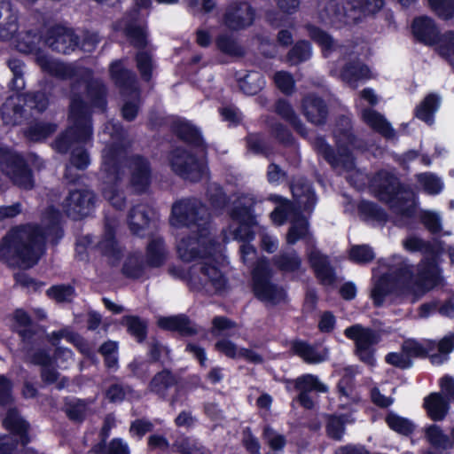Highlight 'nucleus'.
<instances>
[{
	"instance_id": "obj_4",
	"label": "nucleus",
	"mask_w": 454,
	"mask_h": 454,
	"mask_svg": "<svg viewBox=\"0 0 454 454\" xmlns=\"http://www.w3.org/2000/svg\"><path fill=\"white\" fill-rule=\"evenodd\" d=\"M75 83L72 84L69 105L68 120L70 125L52 143L53 149L63 154L89 142L93 133L90 108L82 100V97L74 92Z\"/></svg>"
},
{
	"instance_id": "obj_12",
	"label": "nucleus",
	"mask_w": 454,
	"mask_h": 454,
	"mask_svg": "<svg viewBox=\"0 0 454 454\" xmlns=\"http://www.w3.org/2000/svg\"><path fill=\"white\" fill-rule=\"evenodd\" d=\"M0 169L19 187L25 190L34 187L32 172L24 159L6 147H0Z\"/></svg>"
},
{
	"instance_id": "obj_14",
	"label": "nucleus",
	"mask_w": 454,
	"mask_h": 454,
	"mask_svg": "<svg viewBox=\"0 0 454 454\" xmlns=\"http://www.w3.org/2000/svg\"><path fill=\"white\" fill-rule=\"evenodd\" d=\"M347 338L355 341L356 354L364 364L372 366L375 363L373 346L380 342V334L362 325H354L345 329Z\"/></svg>"
},
{
	"instance_id": "obj_2",
	"label": "nucleus",
	"mask_w": 454,
	"mask_h": 454,
	"mask_svg": "<svg viewBox=\"0 0 454 454\" xmlns=\"http://www.w3.org/2000/svg\"><path fill=\"white\" fill-rule=\"evenodd\" d=\"M59 215V210L50 207L43 216V228L27 223L12 229L0 242V261L23 269L35 265L44 253L46 236H52L55 243L62 237Z\"/></svg>"
},
{
	"instance_id": "obj_33",
	"label": "nucleus",
	"mask_w": 454,
	"mask_h": 454,
	"mask_svg": "<svg viewBox=\"0 0 454 454\" xmlns=\"http://www.w3.org/2000/svg\"><path fill=\"white\" fill-rule=\"evenodd\" d=\"M361 117L369 127L386 138H393L395 137V130L390 123L377 111L368 107L364 108L361 111Z\"/></svg>"
},
{
	"instance_id": "obj_15",
	"label": "nucleus",
	"mask_w": 454,
	"mask_h": 454,
	"mask_svg": "<svg viewBox=\"0 0 454 454\" xmlns=\"http://www.w3.org/2000/svg\"><path fill=\"white\" fill-rule=\"evenodd\" d=\"M95 194L88 189L70 191L63 201V208L67 215L74 219H82L90 214L95 207Z\"/></svg>"
},
{
	"instance_id": "obj_55",
	"label": "nucleus",
	"mask_w": 454,
	"mask_h": 454,
	"mask_svg": "<svg viewBox=\"0 0 454 454\" xmlns=\"http://www.w3.org/2000/svg\"><path fill=\"white\" fill-rule=\"evenodd\" d=\"M292 225L286 234V241L290 245L295 244L298 240L304 239L309 234L308 221L302 217L298 216L291 220Z\"/></svg>"
},
{
	"instance_id": "obj_44",
	"label": "nucleus",
	"mask_w": 454,
	"mask_h": 454,
	"mask_svg": "<svg viewBox=\"0 0 454 454\" xmlns=\"http://www.w3.org/2000/svg\"><path fill=\"white\" fill-rule=\"evenodd\" d=\"M71 166H67L66 168L65 178L69 183H74L76 176L74 175L73 168L80 170L85 169L90 164V157L87 151L82 146H77L73 149L70 158Z\"/></svg>"
},
{
	"instance_id": "obj_52",
	"label": "nucleus",
	"mask_w": 454,
	"mask_h": 454,
	"mask_svg": "<svg viewBox=\"0 0 454 454\" xmlns=\"http://www.w3.org/2000/svg\"><path fill=\"white\" fill-rule=\"evenodd\" d=\"M439 106V98L436 95L429 94L427 96L420 105L416 108V116L431 124L434 121V114Z\"/></svg>"
},
{
	"instance_id": "obj_61",
	"label": "nucleus",
	"mask_w": 454,
	"mask_h": 454,
	"mask_svg": "<svg viewBox=\"0 0 454 454\" xmlns=\"http://www.w3.org/2000/svg\"><path fill=\"white\" fill-rule=\"evenodd\" d=\"M311 56V47L309 42H298L288 52L287 61L292 65H297L308 60Z\"/></svg>"
},
{
	"instance_id": "obj_47",
	"label": "nucleus",
	"mask_w": 454,
	"mask_h": 454,
	"mask_svg": "<svg viewBox=\"0 0 454 454\" xmlns=\"http://www.w3.org/2000/svg\"><path fill=\"white\" fill-rule=\"evenodd\" d=\"M114 220L106 219L105 223V234L102 240L98 242V247L106 255L117 256L119 250L114 239Z\"/></svg>"
},
{
	"instance_id": "obj_46",
	"label": "nucleus",
	"mask_w": 454,
	"mask_h": 454,
	"mask_svg": "<svg viewBox=\"0 0 454 454\" xmlns=\"http://www.w3.org/2000/svg\"><path fill=\"white\" fill-rule=\"evenodd\" d=\"M172 449L179 454H211L200 442L188 436L177 438L172 444Z\"/></svg>"
},
{
	"instance_id": "obj_25",
	"label": "nucleus",
	"mask_w": 454,
	"mask_h": 454,
	"mask_svg": "<svg viewBox=\"0 0 454 454\" xmlns=\"http://www.w3.org/2000/svg\"><path fill=\"white\" fill-rule=\"evenodd\" d=\"M256 203L254 197L251 194H241L234 201L233 207L230 213L232 220L239 223L255 224L254 207Z\"/></svg>"
},
{
	"instance_id": "obj_42",
	"label": "nucleus",
	"mask_w": 454,
	"mask_h": 454,
	"mask_svg": "<svg viewBox=\"0 0 454 454\" xmlns=\"http://www.w3.org/2000/svg\"><path fill=\"white\" fill-rule=\"evenodd\" d=\"M434 348V340H425L419 342L414 339H408L403 342L401 349L411 359L412 357H426Z\"/></svg>"
},
{
	"instance_id": "obj_60",
	"label": "nucleus",
	"mask_w": 454,
	"mask_h": 454,
	"mask_svg": "<svg viewBox=\"0 0 454 454\" xmlns=\"http://www.w3.org/2000/svg\"><path fill=\"white\" fill-rule=\"evenodd\" d=\"M216 45L222 52L231 57H242L245 53L236 40L228 35H219L216 39Z\"/></svg>"
},
{
	"instance_id": "obj_57",
	"label": "nucleus",
	"mask_w": 454,
	"mask_h": 454,
	"mask_svg": "<svg viewBox=\"0 0 454 454\" xmlns=\"http://www.w3.org/2000/svg\"><path fill=\"white\" fill-rule=\"evenodd\" d=\"M8 67L12 73V79L9 84L11 90L20 91L25 88L24 68L25 64L18 59L8 60Z\"/></svg>"
},
{
	"instance_id": "obj_34",
	"label": "nucleus",
	"mask_w": 454,
	"mask_h": 454,
	"mask_svg": "<svg viewBox=\"0 0 454 454\" xmlns=\"http://www.w3.org/2000/svg\"><path fill=\"white\" fill-rule=\"evenodd\" d=\"M151 209L145 205H136L128 214V223L130 231L135 235H142L149 226Z\"/></svg>"
},
{
	"instance_id": "obj_62",
	"label": "nucleus",
	"mask_w": 454,
	"mask_h": 454,
	"mask_svg": "<svg viewBox=\"0 0 454 454\" xmlns=\"http://www.w3.org/2000/svg\"><path fill=\"white\" fill-rule=\"evenodd\" d=\"M136 62L142 79L149 82L155 67L152 55L148 51H140L136 55Z\"/></svg>"
},
{
	"instance_id": "obj_5",
	"label": "nucleus",
	"mask_w": 454,
	"mask_h": 454,
	"mask_svg": "<svg viewBox=\"0 0 454 454\" xmlns=\"http://www.w3.org/2000/svg\"><path fill=\"white\" fill-rule=\"evenodd\" d=\"M351 129V121L348 117L340 116L337 120L333 135L339 145L338 153H335L323 137H317L313 141V146L317 153L322 155L331 167L339 173L350 172L355 169L354 158L347 148L348 145L357 146Z\"/></svg>"
},
{
	"instance_id": "obj_20",
	"label": "nucleus",
	"mask_w": 454,
	"mask_h": 454,
	"mask_svg": "<svg viewBox=\"0 0 454 454\" xmlns=\"http://www.w3.org/2000/svg\"><path fill=\"white\" fill-rule=\"evenodd\" d=\"M110 73L115 84L120 88L122 94L139 97L137 80L136 74L125 68L121 62H114L111 65Z\"/></svg>"
},
{
	"instance_id": "obj_58",
	"label": "nucleus",
	"mask_w": 454,
	"mask_h": 454,
	"mask_svg": "<svg viewBox=\"0 0 454 454\" xmlns=\"http://www.w3.org/2000/svg\"><path fill=\"white\" fill-rule=\"evenodd\" d=\"M309 247L307 249V256L308 261L310 264V267L314 270V272L317 270L325 267L328 263H330L329 257L324 254L320 250H318L315 245V240L309 237L308 239Z\"/></svg>"
},
{
	"instance_id": "obj_26",
	"label": "nucleus",
	"mask_w": 454,
	"mask_h": 454,
	"mask_svg": "<svg viewBox=\"0 0 454 454\" xmlns=\"http://www.w3.org/2000/svg\"><path fill=\"white\" fill-rule=\"evenodd\" d=\"M18 29V13L11 1L0 0V39H11Z\"/></svg>"
},
{
	"instance_id": "obj_19",
	"label": "nucleus",
	"mask_w": 454,
	"mask_h": 454,
	"mask_svg": "<svg viewBox=\"0 0 454 454\" xmlns=\"http://www.w3.org/2000/svg\"><path fill=\"white\" fill-rule=\"evenodd\" d=\"M318 16L322 22L336 27L351 24L348 2L340 7L339 0H322L318 5Z\"/></svg>"
},
{
	"instance_id": "obj_22",
	"label": "nucleus",
	"mask_w": 454,
	"mask_h": 454,
	"mask_svg": "<svg viewBox=\"0 0 454 454\" xmlns=\"http://www.w3.org/2000/svg\"><path fill=\"white\" fill-rule=\"evenodd\" d=\"M158 325L164 330L177 332L185 337L194 336L200 333V327L184 314L160 317Z\"/></svg>"
},
{
	"instance_id": "obj_45",
	"label": "nucleus",
	"mask_w": 454,
	"mask_h": 454,
	"mask_svg": "<svg viewBox=\"0 0 454 454\" xmlns=\"http://www.w3.org/2000/svg\"><path fill=\"white\" fill-rule=\"evenodd\" d=\"M121 325L126 326L128 333L135 337L138 342H143L147 336L148 322L137 316H124Z\"/></svg>"
},
{
	"instance_id": "obj_63",
	"label": "nucleus",
	"mask_w": 454,
	"mask_h": 454,
	"mask_svg": "<svg viewBox=\"0 0 454 454\" xmlns=\"http://www.w3.org/2000/svg\"><path fill=\"white\" fill-rule=\"evenodd\" d=\"M47 294L57 302H70L75 295V291L71 285H57L49 288Z\"/></svg>"
},
{
	"instance_id": "obj_39",
	"label": "nucleus",
	"mask_w": 454,
	"mask_h": 454,
	"mask_svg": "<svg viewBox=\"0 0 454 454\" xmlns=\"http://www.w3.org/2000/svg\"><path fill=\"white\" fill-rule=\"evenodd\" d=\"M292 192L300 208L309 212L313 209L317 198L309 184L298 182L292 186Z\"/></svg>"
},
{
	"instance_id": "obj_51",
	"label": "nucleus",
	"mask_w": 454,
	"mask_h": 454,
	"mask_svg": "<svg viewBox=\"0 0 454 454\" xmlns=\"http://www.w3.org/2000/svg\"><path fill=\"white\" fill-rule=\"evenodd\" d=\"M174 131L177 137L183 141L199 146L201 145L202 139L199 130L186 121H176L174 124Z\"/></svg>"
},
{
	"instance_id": "obj_32",
	"label": "nucleus",
	"mask_w": 454,
	"mask_h": 454,
	"mask_svg": "<svg viewBox=\"0 0 454 454\" xmlns=\"http://www.w3.org/2000/svg\"><path fill=\"white\" fill-rule=\"evenodd\" d=\"M4 426L13 434L10 435L13 437L17 443L16 436L20 437L23 446L29 442V438L27 434L29 425L21 418L16 409H10L7 411L4 419Z\"/></svg>"
},
{
	"instance_id": "obj_21",
	"label": "nucleus",
	"mask_w": 454,
	"mask_h": 454,
	"mask_svg": "<svg viewBox=\"0 0 454 454\" xmlns=\"http://www.w3.org/2000/svg\"><path fill=\"white\" fill-rule=\"evenodd\" d=\"M137 10H135L132 17H125L116 23L115 28L123 30L130 44L137 49H143L147 46V34L145 27L138 24L135 19Z\"/></svg>"
},
{
	"instance_id": "obj_37",
	"label": "nucleus",
	"mask_w": 454,
	"mask_h": 454,
	"mask_svg": "<svg viewBox=\"0 0 454 454\" xmlns=\"http://www.w3.org/2000/svg\"><path fill=\"white\" fill-rule=\"evenodd\" d=\"M187 285L193 292L208 294L205 272V260L195 262L187 271Z\"/></svg>"
},
{
	"instance_id": "obj_36",
	"label": "nucleus",
	"mask_w": 454,
	"mask_h": 454,
	"mask_svg": "<svg viewBox=\"0 0 454 454\" xmlns=\"http://www.w3.org/2000/svg\"><path fill=\"white\" fill-rule=\"evenodd\" d=\"M205 272L208 294H217L225 290L227 278L220 269L212 262L211 257L205 260Z\"/></svg>"
},
{
	"instance_id": "obj_56",
	"label": "nucleus",
	"mask_w": 454,
	"mask_h": 454,
	"mask_svg": "<svg viewBox=\"0 0 454 454\" xmlns=\"http://www.w3.org/2000/svg\"><path fill=\"white\" fill-rule=\"evenodd\" d=\"M426 437L437 449L446 450L452 445L450 437L437 425H431L426 429Z\"/></svg>"
},
{
	"instance_id": "obj_7",
	"label": "nucleus",
	"mask_w": 454,
	"mask_h": 454,
	"mask_svg": "<svg viewBox=\"0 0 454 454\" xmlns=\"http://www.w3.org/2000/svg\"><path fill=\"white\" fill-rule=\"evenodd\" d=\"M38 42L39 37L36 34L27 32L17 41L16 47L19 51L27 54L35 51V62L40 68L59 79L81 82H87L90 77V71L88 68L74 64L59 62L43 51H37Z\"/></svg>"
},
{
	"instance_id": "obj_13",
	"label": "nucleus",
	"mask_w": 454,
	"mask_h": 454,
	"mask_svg": "<svg viewBox=\"0 0 454 454\" xmlns=\"http://www.w3.org/2000/svg\"><path fill=\"white\" fill-rule=\"evenodd\" d=\"M168 160L173 172L184 179L198 182L206 175L205 163L185 149L173 150Z\"/></svg>"
},
{
	"instance_id": "obj_41",
	"label": "nucleus",
	"mask_w": 454,
	"mask_h": 454,
	"mask_svg": "<svg viewBox=\"0 0 454 454\" xmlns=\"http://www.w3.org/2000/svg\"><path fill=\"white\" fill-rule=\"evenodd\" d=\"M275 111L282 119L289 122L301 136L307 134L305 126L302 124L289 102L285 99H278L275 105Z\"/></svg>"
},
{
	"instance_id": "obj_17",
	"label": "nucleus",
	"mask_w": 454,
	"mask_h": 454,
	"mask_svg": "<svg viewBox=\"0 0 454 454\" xmlns=\"http://www.w3.org/2000/svg\"><path fill=\"white\" fill-rule=\"evenodd\" d=\"M13 317L14 329L21 338L23 348L28 350L37 345L42 339L40 327L32 323L30 317L23 309H16Z\"/></svg>"
},
{
	"instance_id": "obj_64",
	"label": "nucleus",
	"mask_w": 454,
	"mask_h": 454,
	"mask_svg": "<svg viewBox=\"0 0 454 454\" xmlns=\"http://www.w3.org/2000/svg\"><path fill=\"white\" fill-rule=\"evenodd\" d=\"M417 179L428 194H438L442 190L443 184L434 174L422 173L417 176Z\"/></svg>"
},
{
	"instance_id": "obj_59",
	"label": "nucleus",
	"mask_w": 454,
	"mask_h": 454,
	"mask_svg": "<svg viewBox=\"0 0 454 454\" xmlns=\"http://www.w3.org/2000/svg\"><path fill=\"white\" fill-rule=\"evenodd\" d=\"M436 51L440 56L450 62L454 58V31H447L436 39Z\"/></svg>"
},
{
	"instance_id": "obj_18",
	"label": "nucleus",
	"mask_w": 454,
	"mask_h": 454,
	"mask_svg": "<svg viewBox=\"0 0 454 454\" xmlns=\"http://www.w3.org/2000/svg\"><path fill=\"white\" fill-rule=\"evenodd\" d=\"M45 42L52 51L67 54L76 49L79 38L71 28L56 26L48 31Z\"/></svg>"
},
{
	"instance_id": "obj_43",
	"label": "nucleus",
	"mask_w": 454,
	"mask_h": 454,
	"mask_svg": "<svg viewBox=\"0 0 454 454\" xmlns=\"http://www.w3.org/2000/svg\"><path fill=\"white\" fill-rule=\"evenodd\" d=\"M340 78L350 86L356 87L358 81L370 78V70L361 62H350L343 67Z\"/></svg>"
},
{
	"instance_id": "obj_23",
	"label": "nucleus",
	"mask_w": 454,
	"mask_h": 454,
	"mask_svg": "<svg viewBox=\"0 0 454 454\" xmlns=\"http://www.w3.org/2000/svg\"><path fill=\"white\" fill-rule=\"evenodd\" d=\"M302 113L309 121L316 125L325 124L328 115L325 102L319 97L309 94L301 102Z\"/></svg>"
},
{
	"instance_id": "obj_53",
	"label": "nucleus",
	"mask_w": 454,
	"mask_h": 454,
	"mask_svg": "<svg viewBox=\"0 0 454 454\" xmlns=\"http://www.w3.org/2000/svg\"><path fill=\"white\" fill-rule=\"evenodd\" d=\"M294 387L297 390L305 392L316 391L319 393H326L328 387L322 383L319 379L313 374H305L296 379Z\"/></svg>"
},
{
	"instance_id": "obj_40",
	"label": "nucleus",
	"mask_w": 454,
	"mask_h": 454,
	"mask_svg": "<svg viewBox=\"0 0 454 454\" xmlns=\"http://www.w3.org/2000/svg\"><path fill=\"white\" fill-rule=\"evenodd\" d=\"M167 258V250L160 237L151 239L147 245L146 262L151 267L161 266Z\"/></svg>"
},
{
	"instance_id": "obj_10",
	"label": "nucleus",
	"mask_w": 454,
	"mask_h": 454,
	"mask_svg": "<svg viewBox=\"0 0 454 454\" xmlns=\"http://www.w3.org/2000/svg\"><path fill=\"white\" fill-rule=\"evenodd\" d=\"M216 242L209 228L197 230L194 236L182 238L176 245L179 257L184 262H198L212 257L216 250Z\"/></svg>"
},
{
	"instance_id": "obj_27",
	"label": "nucleus",
	"mask_w": 454,
	"mask_h": 454,
	"mask_svg": "<svg viewBox=\"0 0 454 454\" xmlns=\"http://www.w3.org/2000/svg\"><path fill=\"white\" fill-rule=\"evenodd\" d=\"M178 384V377L169 369H163L153 375L148 384V391L166 399L168 390Z\"/></svg>"
},
{
	"instance_id": "obj_29",
	"label": "nucleus",
	"mask_w": 454,
	"mask_h": 454,
	"mask_svg": "<svg viewBox=\"0 0 454 454\" xmlns=\"http://www.w3.org/2000/svg\"><path fill=\"white\" fill-rule=\"evenodd\" d=\"M252 225L253 224L239 223V226L232 231L234 239L244 242L239 247V251L241 260L245 264H252L256 258L255 248L248 243L249 240L254 239V233L250 230Z\"/></svg>"
},
{
	"instance_id": "obj_35",
	"label": "nucleus",
	"mask_w": 454,
	"mask_h": 454,
	"mask_svg": "<svg viewBox=\"0 0 454 454\" xmlns=\"http://www.w3.org/2000/svg\"><path fill=\"white\" fill-rule=\"evenodd\" d=\"M424 408L430 419L434 421H441L448 414L449 401L441 393H431L424 399Z\"/></svg>"
},
{
	"instance_id": "obj_30",
	"label": "nucleus",
	"mask_w": 454,
	"mask_h": 454,
	"mask_svg": "<svg viewBox=\"0 0 454 454\" xmlns=\"http://www.w3.org/2000/svg\"><path fill=\"white\" fill-rule=\"evenodd\" d=\"M412 32L419 42L427 45H434L439 35L434 21L428 17H419L412 23Z\"/></svg>"
},
{
	"instance_id": "obj_1",
	"label": "nucleus",
	"mask_w": 454,
	"mask_h": 454,
	"mask_svg": "<svg viewBox=\"0 0 454 454\" xmlns=\"http://www.w3.org/2000/svg\"><path fill=\"white\" fill-rule=\"evenodd\" d=\"M112 141L102 152L103 197L116 209L121 210L126 205V197L121 189L124 171L123 163L129 171L128 185L135 194L145 193L152 184L153 168L150 160L140 154L126 156V147L129 144L122 127L114 121L105 126Z\"/></svg>"
},
{
	"instance_id": "obj_6",
	"label": "nucleus",
	"mask_w": 454,
	"mask_h": 454,
	"mask_svg": "<svg viewBox=\"0 0 454 454\" xmlns=\"http://www.w3.org/2000/svg\"><path fill=\"white\" fill-rule=\"evenodd\" d=\"M376 197L387 203L393 213L410 218L415 213V195L413 192L402 185L392 173L381 170L372 179V184Z\"/></svg>"
},
{
	"instance_id": "obj_48",
	"label": "nucleus",
	"mask_w": 454,
	"mask_h": 454,
	"mask_svg": "<svg viewBox=\"0 0 454 454\" xmlns=\"http://www.w3.org/2000/svg\"><path fill=\"white\" fill-rule=\"evenodd\" d=\"M57 130V126L50 122H35L24 130V136L32 142L44 140Z\"/></svg>"
},
{
	"instance_id": "obj_8",
	"label": "nucleus",
	"mask_w": 454,
	"mask_h": 454,
	"mask_svg": "<svg viewBox=\"0 0 454 454\" xmlns=\"http://www.w3.org/2000/svg\"><path fill=\"white\" fill-rule=\"evenodd\" d=\"M403 245L409 252H419L424 258L419 264L417 286L421 294L433 289L441 281L439 270L436 264V253L434 247L419 237L411 236L403 240Z\"/></svg>"
},
{
	"instance_id": "obj_24",
	"label": "nucleus",
	"mask_w": 454,
	"mask_h": 454,
	"mask_svg": "<svg viewBox=\"0 0 454 454\" xmlns=\"http://www.w3.org/2000/svg\"><path fill=\"white\" fill-rule=\"evenodd\" d=\"M385 0H348L350 23H356L368 16H374L384 6Z\"/></svg>"
},
{
	"instance_id": "obj_50",
	"label": "nucleus",
	"mask_w": 454,
	"mask_h": 454,
	"mask_svg": "<svg viewBox=\"0 0 454 454\" xmlns=\"http://www.w3.org/2000/svg\"><path fill=\"white\" fill-rule=\"evenodd\" d=\"M358 213L364 221L384 223L387 220V213L378 205L370 201L360 202Z\"/></svg>"
},
{
	"instance_id": "obj_49",
	"label": "nucleus",
	"mask_w": 454,
	"mask_h": 454,
	"mask_svg": "<svg viewBox=\"0 0 454 454\" xmlns=\"http://www.w3.org/2000/svg\"><path fill=\"white\" fill-rule=\"evenodd\" d=\"M87 94L94 107L105 110L106 106V90L104 83L98 79H91L87 82Z\"/></svg>"
},
{
	"instance_id": "obj_38",
	"label": "nucleus",
	"mask_w": 454,
	"mask_h": 454,
	"mask_svg": "<svg viewBox=\"0 0 454 454\" xmlns=\"http://www.w3.org/2000/svg\"><path fill=\"white\" fill-rule=\"evenodd\" d=\"M272 263L282 272H295L301 270L302 261L294 249H289L275 255Z\"/></svg>"
},
{
	"instance_id": "obj_3",
	"label": "nucleus",
	"mask_w": 454,
	"mask_h": 454,
	"mask_svg": "<svg viewBox=\"0 0 454 454\" xmlns=\"http://www.w3.org/2000/svg\"><path fill=\"white\" fill-rule=\"evenodd\" d=\"M411 296V301H416L424 294L417 286L411 266L401 256L395 255L388 264V272L381 276L371 291V298L376 307L383 304L387 295Z\"/></svg>"
},
{
	"instance_id": "obj_54",
	"label": "nucleus",
	"mask_w": 454,
	"mask_h": 454,
	"mask_svg": "<svg viewBox=\"0 0 454 454\" xmlns=\"http://www.w3.org/2000/svg\"><path fill=\"white\" fill-rule=\"evenodd\" d=\"M352 421L348 415L330 416L326 424L327 434L334 440H340L345 431V425Z\"/></svg>"
},
{
	"instance_id": "obj_9",
	"label": "nucleus",
	"mask_w": 454,
	"mask_h": 454,
	"mask_svg": "<svg viewBox=\"0 0 454 454\" xmlns=\"http://www.w3.org/2000/svg\"><path fill=\"white\" fill-rule=\"evenodd\" d=\"M171 223L176 227L209 228V213L198 199L185 198L176 201L171 209Z\"/></svg>"
},
{
	"instance_id": "obj_31",
	"label": "nucleus",
	"mask_w": 454,
	"mask_h": 454,
	"mask_svg": "<svg viewBox=\"0 0 454 454\" xmlns=\"http://www.w3.org/2000/svg\"><path fill=\"white\" fill-rule=\"evenodd\" d=\"M24 99L21 95L9 97L1 106V115L6 125H18L24 115Z\"/></svg>"
},
{
	"instance_id": "obj_28",
	"label": "nucleus",
	"mask_w": 454,
	"mask_h": 454,
	"mask_svg": "<svg viewBox=\"0 0 454 454\" xmlns=\"http://www.w3.org/2000/svg\"><path fill=\"white\" fill-rule=\"evenodd\" d=\"M292 350L307 364H320L328 358V350L317 345H311L304 340L292 343Z\"/></svg>"
},
{
	"instance_id": "obj_11",
	"label": "nucleus",
	"mask_w": 454,
	"mask_h": 454,
	"mask_svg": "<svg viewBox=\"0 0 454 454\" xmlns=\"http://www.w3.org/2000/svg\"><path fill=\"white\" fill-rule=\"evenodd\" d=\"M272 270L268 261L258 260L252 271L254 292L261 301L278 304L286 300V294L282 287L270 282Z\"/></svg>"
},
{
	"instance_id": "obj_16",
	"label": "nucleus",
	"mask_w": 454,
	"mask_h": 454,
	"mask_svg": "<svg viewBox=\"0 0 454 454\" xmlns=\"http://www.w3.org/2000/svg\"><path fill=\"white\" fill-rule=\"evenodd\" d=\"M255 10L247 2H231L225 9L223 24L231 30H241L253 25Z\"/></svg>"
}]
</instances>
